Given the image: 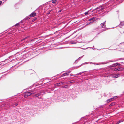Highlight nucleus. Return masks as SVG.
Returning <instances> with one entry per match:
<instances>
[{
  "label": "nucleus",
  "instance_id": "obj_6",
  "mask_svg": "<svg viewBox=\"0 0 124 124\" xmlns=\"http://www.w3.org/2000/svg\"><path fill=\"white\" fill-rule=\"evenodd\" d=\"M114 99L113 98L110 99L108 100H107V101L108 102H110L111 101H112Z\"/></svg>",
  "mask_w": 124,
  "mask_h": 124
},
{
  "label": "nucleus",
  "instance_id": "obj_22",
  "mask_svg": "<svg viewBox=\"0 0 124 124\" xmlns=\"http://www.w3.org/2000/svg\"><path fill=\"white\" fill-rule=\"evenodd\" d=\"M61 0H57V1H60Z\"/></svg>",
  "mask_w": 124,
  "mask_h": 124
},
{
  "label": "nucleus",
  "instance_id": "obj_28",
  "mask_svg": "<svg viewBox=\"0 0 124 124\" xmlns=\"http://www.w3.org/2000/svg\"><path fill=\"white\" fill-rule=\"evenodd\" d=\"M88 24H89V23L87 24V25H88Z\"/></svg>",
  "mask_w": 124,
  "mask_h": 124
},
{
  "label": "nucleus",
  "instance_id": "obj_26",
  "mask_svg": "<svg viewBox=\"0 0 124 124\" xmlns=\"http://www.w3.org/2000/svg\"><path fill=\"white\" fill-rule=\"evenodd\" d=\"M103 9V8H102V9Z\"/></svg>",
  "mask_w": 124,
  "mask_h": 124
},
{
  "label": "nucleus",
  "instance_id": "obj_5",
  "mask_svg": "<svg viewBox=\"0 0 124 124\" xmlns=\"http://www.w3.org/2000/svg\"><path fill=\"white\" fill-rule=\"evenodd\" d=\"M105 22L101 24L102 27H105L106 25Z\"/></svg>",
  "mask_w": 124,
  "mask_h": 124
},
{
  "label": "nucleus",
  "instance_id": "obj_14",
  "mask_svg": "<svg viewBox=\"0 0 124 124\" xmlns=\"http://www.w3.org/2000/svg\"><path fill=\"white\" fill-rule=\"evenodd\" d=\"M27 37H25V38H24V39H23L21 41H22V40H24L25 39H26L27 38Z\"/></svg>",
  "mask_w": 124,
  "mask_h": 124
},
{
  "label": "nucleus",
  "instance_id": "obj_7",
  "mask_svg": "<svg viewBox=\"0 0 124 124\" xmlns=\"http://www.w3.org/2000/svg\"><path fill=\"white\" fill-rule=\"evenodd\" d=\"M62 83H57V84H55V86H56V85H57V86H60V85H61L62 84Z\"/></svg>",
  "mask_w": 124,
  "mask_h": 124
},
{
  "label": "nucleus",
  "instance_id": "obj_10",
  "mask_svg": "<svg viewBox=\"0 0 124 124\" xmlns=\"http://www.w3.org/2000/svg\"><path fill=\"white\" fill-rule=\"evenodd\" d=\"M114 104H115V103H111V104H110V105L109 106L110 107H111V106H112L114 105Z\"/></svg>",
  "mask_w": 124,
  "mask_h": 124
},
{
  "label": "nucleus",
  "instance_id": "obj_4",
  "mask_svg": "<svg viewBox=\"0 0 124 124\" xmlns=\"http://www.w3.org/2000/svg\"><path fill=\"white\" fill-rule=\"evenodd\" d=\"M36 15V13L35 12H33L30 15V16L31 17H33L34 16Z\"/></svg>",
  "mask_w": 124,
  "mask_h": 124
},
{
  "label": "nucleus",
  "instance_id": "obj_3",
  "mask_svg": "<svg viewBox=\"0 0 124 124\" xmlns=\"http://www.w3.org/2000/svg\"><path fill=\"white\" fill-rule=\"evenodd\" d=\"M112 67H116L117 66H119V65H120V64L119 63H116L115 64H113Z\"/></svg>",
  "mask_w": 124,
  "mask_h": 124
},
{
  "label": "nucleus",
  "instance_id": "obj_8",
  "mask_svg": "<svg viewBox=\"0 0 124 124\" xmlns=\"http://www.w3.org/2000/svg\"><path fill=\"white\" fill-rule=\"evenodd\" d=\"M68 74L67 73H64L62 74V77L64 76H65L66 75H68Z\"/></svg>",
  "mask_w": 124,
  "mask_h": 124
},
{
  "label": "nucleus",
  "instance_id": "obj_16",
  "mask_svg": "<svg viewBox=\"0 0 124 124\" xmlns=\"http://www.w3.org/2000/svg\"><path fill=\"white\" fill-rule=\"evenodd\" d=\"M93 18H92L91 19H89V21H90V20H93Z\"/></svg>",
  "mask_w": 124,
  "mask_h": 124
},
{
  "label": "nucleus",
  "instance_id": "obj_9",
  "mask_svg": "<svg viewBox=\"0 0 124 124\" xmlns=\"http://www.w3.org/2000/svg\"><path fill=\"white\" fill-rule=\"evenodd\" d=\"M40 95V94L39 93H38L37 94H36L35 95V97H37L39 96Z\"/></svg>",
  "mask_w": 124,
  "mask_h": 124
},
{
  "label": "nucleus",
  "instance_id": "obj_19",
  "mask_svg": "<svg viewBox=\"0 0 124 124\" xmlns=\"http://www.w3.org/2000/svg\"><path fill=\"white\" fill-rule=\"evenodd\" d=\"M18 105V104L17 103H16V104H15V106H16L17 105Z\"/></svg>",
  "mask_w": 124,
  "mask_h": 124
},
{
  "label": "nucleus",
  "instance_id": "obj_11",
  "mask_svg": "<svg viewBox=\"0 0 124 124\" xmlns=\"http://www.w3.org/2000/svg\"><path fill=\"white\" fill-rule=\"evenodd\" d=\"M119 77L118 75H116L114 77L116 78H117Z\"/></svg>",
  "mask_w": 124,
  "mask_h": 124
},
{
  "label": "nucleus",
  "instance_id": "obj_13",
  "mask_svg": "<svg viewBox=\"0 0 124 124\" xmlns=\"http://www.w3.org/2000/svg\"><path fill=\"white\" fill-rule=\"evenodd\" d=\"M122 121H118V122H117V123L118 124H119V123H120V122H122Z\"/></svg>",
  "mask_w": 124,
  "mask_h": 124
},
{
  "label": "nucleus",
  "instance_id": "obj_20",
  "mask_svg": "<svg viewBox=\"0 0 124 124\" xmlns=\"http://www.w3.org/2000/svg\"><path fill=\"white\" fill-rule=\"evenodd\" d=\"M100 7H98L97 8V9H98L99 8H100Z\"/></svg>",
  "mask_w": 124,
  "mask_h": 124
},
{
  "label": "nucleus",
  "instance_id": "obj_24",
  "mask_svg": "<svg viewBox=\"0 0 124 124\" xmlns=\"http://www.w3.org/2000/svg\"><path fill=\"white\" fill-rule=\"evenodd\" d=\"M61 10H60L59 11V12H61Z\"/></svg>",
  "mask_w": 124,
  "mask_h": 124
},
{
  "label": "nucleus",
  "instance_id": "obj_1",
  "mask_svg": "<svg viewBox=\"0 0 124 124\" xmlns=\"http://www.w3.org/2000/svg\"><path fill=\"white\" fill-rule=\"evenodd\" d=\"M34 93H35L33 92L32 90L31 91V92H27L24 93V97H25L26 98L31 94H34Z\"/></svg>",
  "mask_w": 124,
  "mask_h": 124
},
{
  "label": "nucleus",
  "instance_id": "obj_23",
  "mask_svg": "<svg viewBox=\"0 0 124 124\" xmlns=\"http://www.w3.org/2000/svg\"><path fill=\"white\" fill-rule=\"evenodd\" d=\"M30 19V18H29V19H28V18H26V19Z\"/></svg>",
  "mask_w": 124,
  "mask_h": 124
},
{
  "label": "nucleus",
  "instance_id": "obj_25",
  "mask_svg": "<svg viewBox=\"0 0 124 124\" xmlns=\"http://www.w3.org/2000/svg\"><path fill=\"white\" fill-rule=\"evenodd\" d=\"M105 30H104L103 31H105Z\"/></svg>",
  "mask_w": 124,
  "mask_h": 124
},
{
  "label": "nucleus",
  "instance_id": "obj_18",
  "mask_svg": "<svg viewBox=\"0 0 124 124\" xmlns=\"http://www.w3.org/2000/svg\"><path fill=\"white\" fill-rule=\"evenodd\" d=\"M2 2L1 1H0V5H1V4L2 3Z\"/></svg>",
  "mask_w": 124,
  "mask_h": 124
},
{
  "label": "nucleus",
  "instance_id": "obj_15",
  "mask_svg": "<svg viewBox=\"0 0 124 124\" xmlns=\"http://www.w3.org/2000/svg\"><path fill=\"white\" fill-rule=\"evenodd\" d=\"M19 23H17L16 24V25H15V26H18V25H19Z\"/></svg>",
  "mask_w": 124,
  "mask_h": 124
},
{
  "label": "nucleus",
  "instance_id": "obj_27",
  "mask_svg": "<svg viewBox=\"0 0 124 124\" xmlns=\"http://www.w3.org/2000/svg\"><path fill=\"white\" fill-rule=\"evenodd\" d=\"M88 24H89V23L87 24V25H88Z\"/></svg>",
  "mask_w": 124,
  "mask_h": 124
},
{
  "label": "nucleus",
  "instance_id": "obj_12",
  "mask_svg": "<svg viewBox=\"0 0 124 124\" xmlns=\"http://www.w3.org/2000/svg\"><path fill=\"white\" fill-rule=\"evenodd\" d=\"M85 15H87L88 14V12H86L85 13Z\"/></svg>",
  "mask_w": 124,
  "mask_h": 124
},
{
  "label": "nucleus",
  "instance_id": "obj_2",
  "mask_svg": "<svg viewBox=\"0 0 124 124\" xmlns=\"http://www.w3.org/2000/svg\"><path fill=\"white\" fill-rule=\"evenodd\" d=\"M122 70V68L118 67L115 69H114V70L115 71H118L121 70Z\"/></svg>",
  "mask_w": 124,
  "mask_h": 124
},
{
  "label": "nucleus",
  "instance_id": "obj_17",
  "mask_svg": "<svg viewBox=\"0 0 124 124\" xmlns=\"http://www.w3.org/2000/svg\"><path fill=\"white\" fill-rule=\"evenodd\" d=\"M66 87H67V86H64V87H63V86H62V87H63V88H66Z\"/></svg>",
  "mask_w": 124,
  "mask_h": 124
},
{
  "label": "nucleus",
  "instance_id": "obj_21",
  "mask_svg": "<svg viewBox=\"0 0 124 124\" xmlns=\"http://www.w3.org/2000/svg\"><path fill=\"white\" fill-rule=\"evenodd\" d=\"M3 1H6L7 0H2Z\"/></svg>",
  "mask_w": 124,
  "mask_h": 124
}]
</instances>
